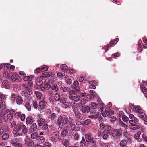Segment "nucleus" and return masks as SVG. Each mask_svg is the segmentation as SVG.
<instances>
[{"instance_id":"obj_1","label":"nucleus","mask_w":147,"mask_h":147,"mask_svg":"<svg viewBox=\"0 0 147 147\" xmlns=\"http://www.w3.org/2000/svg\"><path fill=\"white\" fill-rule=\"evenodd\" d=\"M74 120V118L68 115H61L58 118L56 123L59 127L62 129L67 124H71Z\"/></svg>"},{"instance_id":"obj_2","label":"nucleus","mask_w":147,"mask_h":147,"mask_svg":"<svg viewBox=\"0 0 147 147\" xmlns=\"http://www.w3.org/2000/svg\"><path fill=\"white\" fill-rule=\"evenodd\" d=\"M28 129L26 125L23 123L18 124L13 129L12 133L14 137L20 136L22 133L25 134L27 133Z\"/></svg>"},{"instance_id":"obj_3","label":"nucleus","mask_w":147,"mask_h":147,"mask_svg":"<svg viewBox=\"0 0 147 147\" xmlns=\"http://www.w3.org/2000/svg\"><path fill=\"white\" fill-rule=\"evenodd\" d=\"M122 131L121 129H117L114 128H112L111 131V136L113 138L115 137H120L121 135Z\"/></svg>"},{"instance_id":"obj_4","label":"nucleus","mask_w":147,"mask_h":147,"mask_svg":"<svg viewBox=\"0 0 147 147\" xmlns=\"http://www.w3.org/2000/svg\"><path fill=\"white\" fill-rule=\"evenodd\" d=\"M57 101H60V102L61 103L62 106L65 108H68L69 106V103L66 101L65 98H60L59 95H58V98L57 99Z\"/></svg>"},{"instance_id":"obj_5","label":"nucleus","mask_w":147,"mask_h":147,"mask_svg":"<svg viewBox=\"0 0 147 147\" xmlns=\"http://www.w3.org/2000/svg\"><path fill=\"white\" fill-rule=\"evenodd\" d=\"M74 111L75 117L78 120L80 121L83 119L84 117V115L81 113L78 109H74Z\"/></svg>"},{"instance_id":"obj_6","label":"nucleus","mask_w":147,"mask_h":147,"mask_svg":"<svg viewBox=\"0 0 147 147\" xmlns=\"http://www.w3.org/2000/svg\"><path fill=\"white\" fill-rule=\"evenodd\" d=\"M18 138L12 139L10 141V143L12 146L14 147H22V145L21 144L19 143V140Z\"/></svg>"},{"instance_id":"obj_7","label":"nucleus","mask_w":147,"mask_h":147,"mask_svg":"<svg viewBox=\"0 0 147 147\" xmlns=\"http://www.w3.org/2000/svg\"><path fill=\"white\" fill-rule=\"evenodd\" d=\"M100 116V113L98 112H94L91 110L90 113V114L88 117L90 118H98Z\"/></svg>"},{"instance_id":"obj_8","label":"nucleus","mask_w":147,"mask_h":147,"mask_svg":"<svg viewBox=\"0 0 147 147\" xmlns=\"http://www.w3.org/2000/svg\"><path fill=\"white\" fill-rule=\"evenodd\" d=\"M25 144L27 146L32 147L34 145V141L27 136L26 138Z\"/></svg>"},{"instance_id":"obj_9","label":"nucleus","mask_w":147,"mask_h":147,"mask_svg":"<svg viewBox=\"0 0 147 147\" xmlns=\"http://www.w3.org/2000/svg\"><path fill=\"white\" fill-rule=\"evenodd\" d=\"M12 80L16 83H18L22 80L21 78L19 76L16 74L13 75L11 77Z\"/></svg>"},{"instance_id":"obj_10","label":"nucleus","mask_w":147,"mask_h":147,"mask_svg":"<svg viewBox=\"0 0 147 147\" xmlns=\"http://www.w3.org/2000/svg\"><path fill=\"white\" fill-rule=\"evenodd\" d=\"M90 110V107L86 105H82L81 107L80 111L82 114L84 113H88Z\"/></svg>"},{"instance_id":"obj_11","label":"nucleus","mask_w":147,"mask_h":147,"mask_svg":"<svg viewBox=\"0 0 147 147\" xmlns=\"http://www.w3.org/2000/svg\"><path fill=\"white\" fill-rule=\"evenodd\" d=\"M8 130V127L6 125H3L0 127V135L3 133L7 132Z\"/></svg>"},{"instance_id":"obj_12","label":"nucleus","mask_w":147,"mask_h":147,"mask_svg":"<svg viewBox=\"0 0 147 147\" xmlns=\"http://www.w3.org/2000/svg\"><path fill=\"white\" fill-rule=\"evenodd\" d=\"M32 93V91L31 89L27 90L26 91L24 90L21 92L22 95L24 97H26L29 95H31Z\"/></svg>"},{"instance_id":"obj_13","label":"nucleus","mask_w":147,"mask_h":147,"mask_svg":"<svg viewBox=\"0 0 147 147\" xmlns=\"http://www.w3.org/2000/svg\"><path fill=\"white\" fill-rule=\"evenodd\" d=\"M69 92V94L70 95H75L78 94V93L81 92L80 89H73Z\"/></svg>"},{"instance_id":"obj_14","label":"nucleus","mask_w":147,"mask_h":147,"mask_svg":"<svg viewBox=\"0 0 147 147\" xmlns=\"http://www.w3.org/2000/svg\"><path fill=\"white\" fill-rule=\"evenodd\" d=\"M42 84H36V85H34V88L37 89L38 90L40 91H45V88H44V86L42 85Z\"/></svg>"},{"instance_id":"obj_15","label":"nucleus","mask_w":147,"mask_h":147,"mask_svg":"<svg viewBox=\"0 0 147 147\" xmlns=\"http://www.w3.org/2000/svg\"><path fill=\"white\" fill-rule=\"evenodd\" d=\"M69 98L71 100L75 102H78L80 99V96L79 95H70L69 96Z\"/></svg>"},{"instance_id":"obj_16","label":"nucleus","mask_w":147,"mask_h":147,"mask_svg":"<svg viewBox=\"0 0 147 147\" xmlns=\"http://www.w3.org/2000/svg\"><path fill=\"white\" fill-rule=\"evenodd\" d=\"M2 87L6 89L9 88L10 86L9 82L7 80H4L2 83Z\"/></svg>"},{"instance_id":"obj_17","label":"nucleus","mask_w":147,"mask_h":147,"mask_svg":"<svg viewBox=\"0 0 147 147\" xmlns=\"http://www.w3.org/2000/svg\"><path fill=\"white\" fill-rule=\"evenodd\" d=\"M33 121V119L32 116L29 115L27 117L26 121L27 125L32 124Z\"/></svg>"},{"instance_id":"obj_18","label":"nucleus","mask_w":147,"mask_h":147,"mask_svg":"<svg viewBox=\"0 0 147 147\" xmlns=\"http://www.w3.org/2000/svg\"><path fill=\"white\" fill-rule=\"evenodd\" d=\"M37 129V127L35 123H33L30 126L29 130L30 132H32L36 131Z\"/></svg>"},{"instance_id":"obj_19","label":"nucleus","mask_w":147,"mask_h":147,"mask_svg":"<svg viewBox=\"0 0 147 147\" xmlns=\"http://www.w3.org/2000/svg\"><path fill=\"white\" fill-rule=\"evenodd\" d=\"M16 102L19 105H21L23 102V100L21 96H17L16 98Z\"/></svg>"},{"instance_id":"obj_20","label":"nucleus","mask_w":147,"mask_h":147,"mask_svg":"<svg viewBox=\"0 0 147 147\" xmlns=\"http://www.w3.org/2000/svg\"><path fill=\"white\" fill-rule=\"evenodd\" d=\"M85 137L86 141L88 142L93 138L92 135L90 133L86 134H85Z\"/></svg>"},{"instance_id":"obj_21","label":"nucleus","mask_w":147,"mask_h":147,"mask_svg":"<svg viewBox=\"0 0 147 147\" xmlns=\"http://www.w3.org/2000/svg\"><path fill=\"white\" fill-rule=\"evenodd\" d=\"M15 111L13 109L10 110L9 112V113L7 115V119L9 120H11L12 119L13 114L15 113Z\"/></svg>"},{"instance_id":"obj_22","label":"nucleus","mask_w":147,"mask_h":147,"mask_svg":"<svg viewBox=\"0 0 147 147\" xmlns=\"http://www.w3.org/2000/svg\"><path fill=\"white\" fill-rule=\"evenodd\" d=\"M47 102L44 100L40 102L39 103V106L40 109H44L46 106Z\"/></svg>"},{"instance_id":"obj_23","label":"nucleus","mask_w":147,"mask_h":147,"mask_svg":"<svg viewBox=\"0 0 147 147\" xmlns=\"http://www.w3.org/2000/svg\"><path fill=\"white\" fill-rule=\"evenodd\" d=\"M79 84L78 82L76 80H75L74 82V85L71 86V88L72 89H80V88L79 86Z\"/></svg>"},{"instance_id":"obj_24","label":"nucleus","mask_w":147,"mask_h":147,"mask_svg":"<svg viewBox=\"0 0 147 147\" xmlns=\"http://www.w3.org/2000/svg\"><path fill=\"white\" fill-rule=\"evenodd\" d=\"M49 125L47 123L44 124L42 127V130L45 131V134H46L47 133H48L49 131L48 129H47Z\"/></svg>"},{"instance_id":"obj_25","label":"nucleus","mask_w":147,"mask_h":147,"mask_svg":"<svg viewBox=\"0 0 147 147\" xmlns=\"http://www.w3.org/2000/svg\"><path fill=\"white\" fill-rule=\"evenodd\" d=\"M80 146L82 147H87L88 146V143H87L85 141L84 137H82V140L80 142Z\"/></svg>"},{"instance_id":"obj_26","label":"nucleus","mask_w":147,"mask_h":147,"mask_svg":"<svg viewBox=\"0 0 147 147\" xmlns=\"http://www.w3.org/2000/svg\"><path fill=\"white\" fill-rule=\"evenodd\" d=\"M138 115L144 121L147 120V118L145 113L141 112L138 113Z\"/></svg>"},{"instance_id":"obj_27","label":"nucleus","mask_w":147,"mask_h":147,"mask_svg":"<svg viewBox=\"0 0 147 147\" xmlns=\"http://www.w3.org/2000/svg\"><path fill=\"white\" fill-rule=\"evenodd\" d=\"M91 122L90 119H87L85 120L84 121L80 122V124L81 125L83 126H85L86 125H88Z\"/></svg>"},{"instance_id":"obj_28","label":"nucleus","mask_w":147,"mask_h":147,"mask_svg":"<svg viewBox=\"0 0 147 147\" xmlns=\"http://www.w3.org/2000/svg\"><path fill=\"white\" fill-rule=\"evenodd\" d=\"M36 121L38 125L39 126H41L44 124L45 119H37Z\"/></svg>"},{"instance_id":"obj_29","label":"nucleus","mask_w":147,"mask_h":147,"mask_svg":"<svg viewBox=\"0 0 147 147\" xmlns=\"http://www.w3.org/2000/svg\"><path fill=\"white\" fill-rule=\"evenodd\" d=\"M90 106V108L92 109H97L99 108V106L97 103L95 102L91 103Z\"/></svg>"},{"instance_id":"obj_30","label":"nucleus","mask_w":147,"mask_h":147,"mask_svg":"<svg viewBox=\"0 0 147 147\" xmlns=\"http://www.w3.org/2000/svg\"><path fill=\"white\" fill-rule=\"evenodd\" d=\"M45 138L42 136H40L38 137V140L39 144L43 143L45 141Z\"/></svg>"},{"instance_id":"obj_31","label":"nucleus","mask_w":147,"mask_h":147,"mask_svg":"<svg viewBox=\"0 0 147 147\" xmlns=\"http://www.w3.org/2000/svg\"><path fill=\"white\" fill-rule=\"evenodd\" d=\"M2 135L1 138L3 140L7 139L9 136V134L7 133H3Z\"/></svg>"},{"instance_id":"obj_32","label":"nucleus","mask_w":147,"mask_h":147,"mask_svg":"<svg viewBox=\"0 0 147 147\" xmlns=\"http://www.w3.org/2000/svg\"><path fill=\"white\" fill-rule=\"evenodd\" d=\"M22 86L23 90H31L28 84H23L22 85Z\"/></svg>"},{"instance_id":"obj_33","label":"nucleus","mask_w":147,"mask_h":147,"mask_svg":"<svg viewBox=\"0 0 147 147\" xmlns=\"http://www.w3.org/2000/svg\"><path fill=\"white\" fill-rule=\"evenodd\" d=\"M127 141H125V139H123L120 142L119 145L121 147L127 146Z\"/></svg>"},{"instance_id":"obj_34","label":"nucleus","mask_w":147,"mask_h":147,"mask_svg":"<svg viewBox=\"0 0 147 147\" xmlns=\"http://www.w3.org/2000/svg\"><path fill=\"white\" fill-rule=\"evenodd\" d=\"M52 73L51 72H46L43 73L42 74L43 77L47 78L49 77L52 75Z\"/></svg>"},{"instance_id":"obj_35","label":"nucleus","mask_w":147,"mask_h":147,"mask_svg":"<svg viewBox=\"0 0 147 147\" xmlns=\"http://www.w3.org/2000/svg\"><path fill=\"white\" fill-rule=\"evenodd\" d=\"M34 76L30 75L28 76H25L23 78V80L25 81H29L30 80H32Z\"/></svg>"},{"instance_id":"obj_36","label":"nucleus","mask_w":147,"mask_h":147,"mask_svg":"<svg viewBox=\"0 0 147 147\" xmlns=\"http://www.w3.org/2000/svg\"><path fill=\"white\" fill-rule=\"evenodd\" d=\"M6 107L5 103V102L0 103V111H3Z\"/></svg>"},{"instance_id":"obj_37","label":"nucleus","mask_w":147,"mask_h":147,"mask_svg":"<svg viewBox=\"0 0 147 147\" xmlns=\"http://www.w3.org/2000/svg\"><path fill=\"white\" fill-rule=\"evenodd\" d=\"M25 107L28 111H31V108L30 104L28 102H26L25 104Z\"/></svg>"},{"instance_id":"obj_38","label":"nucleus","mask_w":147,"mask_h":147,"mask_svg":"<svg viewBox=\"0 0 147 147\" xmlns=\"http://www.w3.org/2000/svg\"><path fill=\"white\" fill-rule=\"evenodd\" d=\"M38 136V133L37 132L32 133L31 135V138L33 139H35Z\"/></svg>"},{"instance_id":"obj_39","label":"nucleus","mask_w":147,"mask_h":147,"mask_svg":"<svg viewBox=\"0 0 147 147\" xmlns=\"http://www.w3.org/2000/svg\"><path fill=\"white\" fill-rule=\"evenodd\" d=\"M44 88H45V90H49V89L51 87V86L50 84L47 82L46 81L44 82Z\"/></svg>"},{"instance_id":"obj_40","label":"nucleus","mask_w":147,"mask_h":147,"mask_svg":"<svg viewBox=\"0 0 147 147\" xmlns=\"http://www.w3.org/2000/svg\"><path fill=\"white\" fill-rule=\"evenodd\" d=\"M56 117V114L55 113H51L50 115V118L53 121L55 120Z\"/></svg>"},{"instance_id":"obj_41","label":"nucleus","mask_w":147,"mask_h":147,"mask_svg":"<svg viewBox=\"0 0 147 147\" xmlns=\"http://www.w3.org/2000/svg\"><path fill=\"white\" fill-rule=\"evenodd\" d=\"M59 131H56L55 132H53L51 134V136L54 137H59Z\"/></svg>"},{"instance_id":"obj_42","label":"nucleus","mask_w":147,"mask_h":147,"mask_svg":"<svg viewBox=\"0 0 147 147\" xmlns=\"http://www.w3.org/2000/svg\"><path fill=\"white\" fill-rule=\"evenodd\" d=\"M105 127V132H106L107 133L109 132L111 129V127L110 125H106Z\"/></svg>"},{"instance_id":"obj_43","label":"nucleus","mask_w":147,"mask_h":147,"mask_svg":"<svg viewBox=\"0 0 147 147\" xmlns=\"http://www.w3.org/2000/svg\"><path fill=\"white\" fill-rule=\"evenodd\" d=\"M42 80V77H40L38 78L37 79V84H43V82Z\"/></svg>"},{"instance_id":"obj_44","label":"nucleus","mask_w":147,"mask_h":147,"mask_svg":"<svg viewBox=\"0 0 147 147\" xmlns=\"http://www.w3.org/2000/svg\"><path fill=\"white\" fill-rule=\"evenodd\" d=\"M140 87L142 89V92L144 94H146L147 93V90L146 88L144 86V85H141Z\"/></svg>"},{"instance_id":"obj_45","label":"nucleus","mask_w":147,"mask_h":147,"mask_svg":"<svg viewBox=\"0 0 147 147\" xmlns=\"http://www.w3.org/2000/svg\"><path fill=\"white\" fill-rule=\"evenodd\" d=\"M67 129L62 131L61 133V135L62 137H64L67 135Z\"/></svg>"},{"instance_id":"obj_46","label":"nucleus","mask_w":147,"mask_h":147,"mask_svg":"<svg viewBox=\"0 0 147 147\" xmlns=\"http://www.w3.org/2000/svg\"><path fill=\"white\" fill-rule=\"evenodd\" d=\"M119 40V39L118 38L115 39L113 40L110 41V43L112 45H114Z\"/></svg>"},{"instance_id":"obj_47","label":"nucleus","mask_w":147,"mask_h":147,"mask_svg":"<svg viewBox=\"0 0 147 147\" xmlns=\"http://www.w3.org/2000/svg\"><path fill=\"white\" fill-rule=\"evenodd\" d=\"M51 89L55 92H57L58 90L57 86L56 84H54L52 85Z\"/></svg>"},{"instance_id":"obj_48","label":"nucleus","mask_w":147,"mask_h":147,"mask_svg":"<svg viewBox=\"0 0 147 147\" xmlns=\"http://www.w3.org/2000/svg\"><path fill=\"white\" fill-rule=\"evenodd\" d=\"M108 135V134L106 132H103L102 133V138L104 139H106Z\"/></svg>"},{"instance_id":"obj_49","label":"nucleus","mask_w":147,"mask_h":147,"mask_svg":"<svg viewBox=\"0 0 147 147\" xmlns=\"http://www.w3.org/2000/svg\"><path fill=\"white\" fill-rule=\"evenodd\" d=\"M62 144L64 146L66 147L69 144L68 140L67 139L63 140L62 141Z\"/></svg>"},{"instance_id":"obj_50","label":"nucleus","mask_w":147,"mask_h":147,"mask_svg":"<svg viewBox=\"0 0 147 147\" xmlns=\"http://www.w3.org/2000/svg\"><path fill=\"white\" fill-rule=\"evenodd\" d=\"M96 82L95 81H89V84H92L91 86H90V88H92L93 89H95L96 88V87L94 85L93 83H94L95 84Z\"/></svg>"},{"instance_id":"obj_51","label":"nucleus","mask_w":147,"mask_h":147,"mask_svg":"<svg viewBox=\"0 0 147 147\" xmlns=\"http://www.w3.org/2000/svg\"><path fill=\"white\" fill-rule=\"evenodd\" d=\"M65 81L66 83L68 85H70L72 83L71 80L69 78L66 77Z\"/></svg>"},{"instance_id":"obj_52","label":"nucleus","mask_w":147,"mask_h":147,"mask_svg":"<svg viewBox=\"0 0 147 147\" xmlns=\"http://www.w3.org/2000/svg\"><path fill=\"white\" fill-rule=\"evenodd\" d=\"M21 114V113L20 111L16 112L15 113L14 116L15 118H18L20 117Z\"/></svg>"},{"instance_id":"obj_53","label":"nucleus","mask_w":147,"mask_h":147,"mask_svg":"<svg viewBox=\"0 0 147 147\" xmlns=\"http://www.w3.org/2000/svg\"><path fill=\"white\" fill-rule=\"evenodd\" d=\"M141 108L140 106H136L135 108V111L136 112L138 113H140L142 112L141 111Z\"/></svg>"},{"instance_id":"obj_54","label":"nucleus","mask_w":147,"mask_h":147,"mask_svg":"<svg viewBox=\"0 0 147 147\" xmlns=\"http://www.w3.org/2000/svg\"><path fill=\"white\" fill-rule=\"evenodd\" d=\"M67 66L65 64H62L60 66L61 69L63 70H65L67 69L68 68Z\"/></svg>"},{"instance_id":"obj_55","label":"nucleus","mask_w":147,"mask_h":147,"mask_svg":"<svg viewBox=\"0 0 147 147\" xmlns=\"http://www.w3.org/2000/svg\"><path fill=\"white\" fill-rule=\"evenodd\" d=\"M90 93L91 94V98H93L94 97H95L96 93L93 90H90L89 91Z\"/></svg>"},{"instance_id":"obj_56","label":"nucleus","mask_w":147,"mask_h":147,"mask_svg":"<svg viewBox=\"0 0 147 147\" xmlns=\"http://www.w3.org/2000/svg\"><path fill=\"white\" fill-rule=\"evenodd\" d=\"M74 138L76 140H78L79 138V136L77 132H75L73 135Z\"/></svg>"},{"instance_id":"obj_57","label":"nucleus","mask_w":147,"mask_h":147,"mask_svg":"<svg viewBox=\"0 0 147 147\" xmlns=\"http://www.w3.org/2000/svg\"><path fill=\"white\" fill-rule=\"evenodd\" d=\"M51 144L48 142H45L42 145L43 147H51Z\"/></svg>"},{"instance_id":"obj_58","label":"nucleus","mask_w":147,"mask_h":147,"mask_svg":"<svg viewBox=\"0 0 147 147\" xmlns=\"http://www.w3.org/2000/svg\"><path fill=\"white\" fill-rule=\"evenodd\" d=\"M75 72V71L73 69H68L67 70V72L68 74L72 75L74 74Z\"/></svg>"},{"instance_id":"obj_59","label":"nucleus","mask_w":147,"mask_h":147,"mask_svg":"<svg viewBox=\"0 0 147 147\" xmlns=\"http://www.w3.org/2000/svg\"><path fill=\"white\" fill-rule=\"evenodd\" d=\"M48 69V67L46 65H43L41 68V71L42 72H44L47 71Z\"/></svg>"},{"instance_id":"obj_60","label":"nucleus","mask_w":147,"mask_h":147,"mask_svg":"<svg viewBox=\"0 0 147 147\" xmlns=\"http://www.w3.org/2000/svg\"><path fill=\"white\" fill-rule=\"evenodd\" d=\"M69 124L70 125V130L72 131L74 130L76 128L75 125V124H72V123Z\"/></svg>"},{"instance_id":"obj_61","label":"nucleus","mask_w":147,"mask_h":147,"mask_svg":"<svg viewBox=\"0 0 147 147\" xmlns=\"http://www.w3.org/2000/svg\"><path fill=\"white\" fill-rule=\"evenodd\" d=\"M89 142H91V145L94 144H98V143L97 142L96 139L93 138Z\"/></svg>"},{"instance_id":"obj_62","label":"nucleus","mask_w":147,"mask_h":147,"mask_svg":"<svg viewBox=\"0 0 147 147\" xmlns=\"http://www.w3.org/2000/svg\"><path fill=\"white\" fill-rule=\"evenodd\" d=\"M32 105L36 109H37L38 107L37 102L35 101H33Z\"/></svg>"},{"instance_id":"obj_63","label":"nucleus","mask_w":147,"mask_h":147,"mask_svg":"<svg viewBox=\"0 0 147 147\" xmlns=\"http://www.w3.org/2000/svg\"><path fill=\"white\" fill-rule=\"evenodd\" d=\"M122 119L123 121L125 122H127L129 120L128 117L124 115H123Z\"/></svg>"},{"instance_id":"obj_64","label":"nucleus","mask_w":147,"mask_h":147,"mask_svg":"<svg viewBox=\"0 0 147 147\" xmlns=\"http://www.w3.org/2000/svg\"><path fill=\"white\" fill-rule=\"evenodd\" d=\"M20 117L21 120V121H23L25 119L26 115L25 114H21Z\"/></svg>"}]
</instances>
